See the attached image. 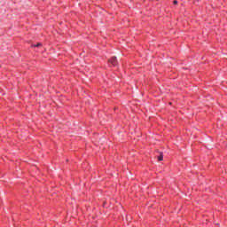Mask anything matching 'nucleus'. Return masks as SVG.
I'll return each instance as SVG.
<instances>
[{"label":"nucleus","mask_w":227,"mask_h":227,"mask_svg":"<svg viewBox=\"0 0 227 227\" xmlns=\"http://www.w3.org/2000/svg\"><path fill=\"white\" fill-rule=\"evenodd\" d=\"M108 63H111L113 67H116V65H118V59H116V57H113L110 60H108Z\"/></svg>","instance_id":"obj_1"},{"label":"nucleus","mask_w":227,"mask_h":227,"mask_svg":"<svg viewBox=\"0 0 227 227\" xmlns=\"http://www.w3.org/2000/svg\"><path fill=\"white\" fill-rule=\"evenodd\" d=\"M174 4H178V1L175 0Z\"/></svg>","instance_id":"obj_4"},{"label":"nucleus","mask_w":227,"mask_h":227,"mask_svg":"<svg viewBox=\"0 0 227 227\" xmlns=\"http://www.w3.org/2000/svg\"><path fill=\"white\" fill-rule=\"evenodd\" d=\"M33 47H42V43H38L37 44L33 45Z\"/></svg>","instance_id":"obj_3"},{"label":"nucleus","mask_w":227,"mask_h":227,"mask_svg":"<svg viewBox=\"0 0 227 227\" xmlns=\"http://www.w3.org/2000/svg\"><path fill=\"white\" fill-rule=\"evenodd\" d=\"M164 159V155L162 154V153H160V155L158 156V160L160 161V160H163Z\"/></svg>","instance_id":"obj_2"}]
</instances>
